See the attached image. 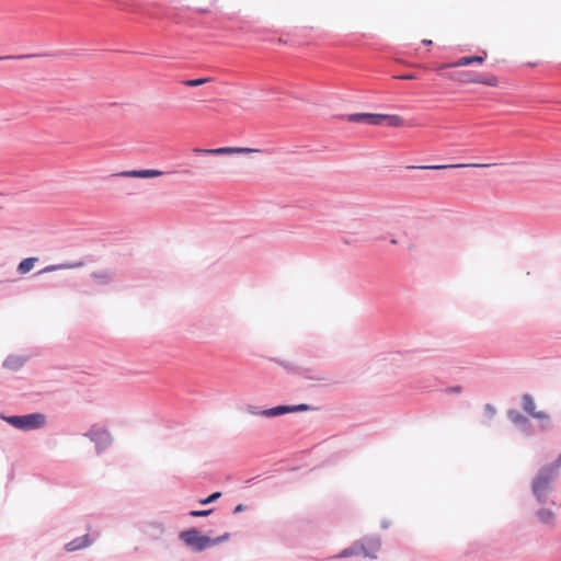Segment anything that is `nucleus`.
I'll use <instances>...</instances> for the list:
<instances>
[{"mask_svg": "<svg viewBox=\"0 0 561 561\" xmlns=\"http://www.w3.org/2000/svg\"><path fill=\"white\" fill-rule=\"evenodd\" d=\"M561 468V458H557L553 462L543 466L534 478L531 483V493L539 504H545L548 494L552 491V482L559 476Z\"/></svg>", "mask_w": 561, "mask_h": 561, "instance_id": "f257e3e1", "label": "nucleus"}, {"mask_svg": "<svg viewBox=\"0 0 561 561\" xmlns=\"http://www.w3.org/2000/svg\"><path fill=\"white\" fill-rule=\"evenodd\" d=\"M179 538L195 552H201L211 548L210 537L202 535L201 531L196 528L182 530L179 535Z\"/></svg>", "mask_w": 561, "mask_h": 561, "instance_id": "f03ea898", "label": "nucleus"}, {"mask_svg": "<svg viewBox=\"0 0 561 561\" xmlns=\"http://www.w3.org/2000/svg\"><path fill=\"white\" fill-rule=\"evenodd\" d=\"M85 436L90 438L95 445V453L101 454L107 450L113 444V437L108 430L101 425H92L85 433Z\"/></svg>", "mask_w": 561, "mask_h": 561, "instance_id": "7ed1b4c3", "label": "nucleus"}, {"mask_svg": "<svg viewBox=\"0 0 561 561\" xmlns=\"http://www.w3.org/2000/svg\"><path fill=\"white\" fill-rule=\"evenodd\" d=\"M8 423L16 428L28 431L42 427L45 422V415L41 413H32L26 415H14L7 417Z\"/></svg>", "mask_w": 561, "mask_h": 561, "instance_id": "20e7f679", "label": "nucleus"}, {"mask_svg": "<svg viewBox=\"0 0 561 561\" xmlns=\"http://www.w3.org/2000/svg\"><path fill=\"white\" fill-rule=\"evenodd\" d=\"M194 152L203 156H222V154H233V153H259L262 152L261 149L257 148H248V147H220L215 149H194Z\"/></svg>", "mask_w": 561, "mask_h": 561, "instance_id": "39448f33", "label": "nucleus"}, {"mask_svg": "<svg viewBox=\"0 0 561 561\" xmlns=\"http://www.w3.org/2000/svg\"><path fill=\"white\" fill-rule=\"evenodd\" d=\"M362 554L366 558L376 559L377 552L380 549L381 540L378 535L366 536L358 540Z\"/></svg>", "mask_w": 561, "mask_h": 561, "instance_id": "423d86ee", "label": "nucleus"}, {"mask_svg": "<svg viewBox=\"0 0 561 561\" xmlns=\"http://www.w3.org/2000/svg\"><path fill=\"white\" fill-rule=\"evenodd\" d=\"M458 80L462 83H479V84H485L489 87H496L499 84V79L493 76H474L470 71H462L458 75Z\"/></svg>", "mask_w": 561, "mask_h": 561, "instance_id": "0eeeda50", "label": "nucleus"}, {"mask_svg": "<svg viewBox=\"0 0 561 561\" xmlns=\"http://www.w3.org/2000/svg\"><path fill=\"white\" fill-rule=\"evenodd\" d=\"M141 531L151 541H159L162 539L165 526L162 522L151 520L142 525Z\"/></svg>", "mask_w": 561, "mask_h": 561, "instance_id": "6e6552de", "label": "nucleus"}, {"mask_svg": "<svg viewBox=\"0 0 561 561\" xmlns=\"http://www.w3.org/2000/svg\"><path fill=\"white\" fill-rule=\"evenodd\" d=\"M309 410V405L307 404H298V405H278L272 409L263 410L259 412L257 414L266 416V417H274L278 416L288 412H298V411H307Z\"/></svg>", "mask_w": 561, "mask_h": 561, "instance_id": "1a4fd4ad", "label": "nucleus"}, {"mask_svg": "<svg viewBox=\"0 0 561 561\" xmlns=\"http://www.w3.org/2000/svg\"><path fill=\"white\" fill-rule=\"evenodd\" d=\"M491 163H457V164H435V165H417L409 167L410 169H422V170H444V169H456V168H489Z\"/></svg>", "mask_w": 561, "mask_h": 561, "instance_id": "9d476101", "label": "nucleus"}, {"mask_svg": "<svg viewBox=\"0 0 561 561\" xmlns=\"http://www.w3.org/2000/svg\"><path fill=\"white\" fill-rule=\"evenodd\" d=\"M94 542V539L85 534L83 536L77 537L65 545V550L67 552H75L78 550H82L89 548Z\"/></svg>", "mask_w": 561, "mask_h": 561, "instance_id": "9b49d317", "label": "nucleus"}, {"mask_svg": "<svg viewBox=\"0 0 561 561\" xmlns=\"http://www.w3.org/2000/svg\"><path fill=\"white\" fill-rule=\"evenodd\" d=\"M535 516L541 525L549 528H554L557 524L556 513L550 508L541 507L535 512Z\"/></svg>", "mask_w": 561, "mask_h": 561, "instance_id": "f8f14e48", "label": "nucleus"}, {"mask_svg": "<svg viewBox=\"0 0 561 561\" xmlns=\"http://www.w3.org/2000/svg\"><path fill=\"white\" fill-rule=\"evenodd\" d=\"M163 174L162 171L159 170H129L122 171L115 174V176L121 178H140V179H149V178H158Z\"/></svg>", "mask_w": 561, "mask_h": 561, "instance_id": "ddd939ff", "label": "nucleus"}, {"mask_svg": "<svg viewBox=\"0 0 561 561\" xmlns=\"http://www.w3.org/2000/svg\"><path fill=\"white\" fill-rule=\"evenodd\" d=\"M522 404H523V409L528 414L533 415L534 417L539 419V420H548V415L545 412H536L535 411L536 405H535V402H534V399L531 398V396L524 394L522 398Z\"/></svg>", "mask_w": 561, "mask_h": 561, "instance_id": "4468645a", "label": "nucleus"}, {"mask_svg": "<svg viewBox=\"0 0 561 561\" xmlns=\"http://www.w3.org/2000/svg\"><path fill=\"white\" fill-rule=\"evenodd\" d=\"M360 553H362V551H360L359 542L355 541L350 547H347V548L343 549L342 551H340V553L337 556H335V557L336 558H350V557H353V556H358Z\"/></svg>", "mask_w": 561, "mask_h": 561, "instance_id": "2eb2a0df", "label": "nucleus"}, {"mask_svg": "<svg viewBox=\"0 0 561 561\" xmlns=\"http://www.w3.org/2000/svg\"><path fill=\"white\" fill-rule=\"evenodd\" d=\"M404 122L402 117L399 115H388L383 114V125H387L389 127H401L403 126Z\"/></svg>", "mask_w": 561, "mask_h": 561, "instance_id": "dca6fc26", "label": "nucleus"}, {"mask_svg": "<svg viewBox=\"0 0 561 561\" xmlns=\"http://www.w3.org/2000/svg\"><path fill=\"white\" fill-rule=\"evenodd\" d=\"M36 261H37L36 257H27V259L22 260L18 266L19 273H21V274L28 273L34 267Z\"/></svg>", "mask_w": 561, "mask_h": 561, "instance_id": "f3484780", "label": "nucleus"}, {"mask_svg": "<svg viewBox=\"0 0 561 561\" xmlns=\"http://www.w3.org/2000/svg\"><path fill=\"white\" fill-rule=\"evenodd\" d=\"M471 65V56H463L459 58L457 61L446 64L442 66V68H456V67H465Z\"/></svg>", "mask_w": 561, "mask_h": 561, "instance_id": "a211bd4d", "label": "nucleus"}, {"mask_svg": "<svg viewBox=\"0 0 561 561\" xmlns=\"http://www.w3.org/2000/svg\"><path fill=\"white\" fill-rule=\"evenodd\" d=\"M367 123L370 125H383V114H368Z\"/></svg>", "mask_w": 561, "mask_h": 561, "instance_id": "6ab92c4d", "label": "nucleus"}, {"mask_svg": "<svg viewBox=\"0 0 561 561\" xmlns=\"http://www.w3.org/2000/svg\"><path fill=\"white\" fill-rule=\"evenodd\" d=\"M210 81H211L210 78H199V79L186 80V81H184V84L186 87H199V85L205 84Z\"/></svg>", "mask_w": 561, "mask_h": 561, "instance_id": "aec40b11", "label": "nucleus"}, {"mask_svg": "<svg viewBox=\"0 0 561 561\" xmlns=\"http://www.w3.org/2000/svg\"><path fill=\"white\" fill-rule=\"evenodd\" d=\"M367 117H368L367 113H356V114L348 115L347 121L355 122V123H360V122L367 123Z\"/></svg>", "mask_w": 561, "mask_h": 561, "instance_id": "412c9836", "label": "nucleus"}, {"mask_svg": "<svg viewBox=\"0 0 561 561\" xmlns=\"http://www.w3.org/2000/svg\"><path fill=\"white\" fill-rule=\"evenodd\" d=\"M213 508L208 510H193L188 512V515L192 517H206L213 513Z\"/></svg>", "mask_w": 561, "mask_h": 561, "instance_id": "4be33fe9", "label": "nucleus"}, {"mask_svg": "<svg viewBox=\"0 0 561 561\" xmlns=\"http://www.w3.org/2000/svg\"><path fill=\"white\" fill-rule=\"evenodd\" d=\"M220 496H221L220 492H214L210 495H208L207 497L199 500V504H202V505L210 504V503L215 502L216 500H218Z\"/></svg>", "mask_w": 561, "mask_h": 561, "instance_id": "5701e85b", "label": "nucleus"}, {"mask_svg": "<svg viewBox=\"0 0 561 561\" xmlns=\"http://www.w3.org/2000/svg\"><path fill=\"white\" fill-rule=\"evenodd\" d=\"M229 538H230V534L229 533H225L224 535L218 536L216 538H210V546L215 547V546H217V545H219L221 542L227 541Z\"/></svg>", "mask_w": 561, "mask_h": 561, "instance_id": "b1692460", "label": "nucleus"}, {"mask_svg": "<svg viewBox=\"0 0 561 561\" xmlns=\"http://www.w3.org/2000/svg\"><path fill=\"white\" fill-rule=\"evenodd\" d=\"M510 417L512 419V421L514 423H526L527 422L525 416H523L522 414H519L515 411L510 412Z\"/></svg>", "mask_w": 561, "mask_h": 561, "instance_id": "393cba45", "label": "nucleus"}, {"mask_svg": "<svg viewBox=\"0 0 561 561\" xmlns=\"http://www.w3.org/2000/svg\"><path fill=\"white\" fill-rule=\"evenodd\" d=\"M26 57H30V55H20V56H0V60H5V59H22V58H26Z\"/></svg>", "mask_w": 561, "mask_h": 561, "instance_id": "a878e982", "label": "nucleus"}, {"mask_svg": "<svg viewBox=\"0 0 561 561\" xmlns=\"http://www.w3.org/2000/svg\"><path fill=\"white\" fill-rule=\"evenodd\" d=\"M396 79H400V80H414L416 79V77L412 73H409V75H402V76H398L396 77Z\"/></svg>", "mask_w": 561, "mask_h": 561, "instance_id": "bb28decb", "label": "nucleus"}, {"mask_svg": "<svg viewBox=\"0 0 561 561\" xmlns=\"http://www.w3.org/2000/svg\"><path fill=\"white\" fill-rule=\"evenodd\" d=\"M247 510V506L244 504H238L234 508H233V514H239V513H242Z\"/></svg>", "mask_w": 561, "mask_h": 561, "instance_id": "cd10ccee", "label": "nucleus"}, {"mask_svg": "<svg viewBox=\"0 0 561 561\" xmlns=\"http://www.w3.org/2000/svg\"><path fill=\"white\" fill-rule=\"evenodd\" d=\"M484 58L482 56H471V64H483Z\"/></svg>", "mask_w": 561, "mask_h": 561, "instance_id": "c85d7f7f", "label": "nucleus"}, {"mask_svg": "<svg viewBox=\"0 0 561 561\" xmlns=\"http://www.w3.org/2000/svg\"><path fill=\"white\" fill-rule=\"evenodd\" d=\"M422 43H423V44H425V45H431V44H432V41H431V39H423V42H422Z\"/></svg>", "mask_w": 561, "mask_h": 561, "instance_id": "c756f323", "label": "nucleus"}, {"mask_svg": "<svg viewBox=\"0 0 561 561\" xmlns=\"http://www.w3.org/2000/svg\"><path fill=\"white\" fill-rule=\"evenodd\" d=\"M486 410H489V413H492V414L494 413V409L490 405L486 407Z\"/></svg>", "mask_w": 561, "mask_h": 561, "instance_id": "7c9ffc66", "label": "nucleus"}, {"mask_svg": "<svg viewBox=\"0 0 561 561\" xmlns=\"http://www.w3.org/2000/svg\"><path fill=\"white\" fill-rule=\"evenodd\" d=\"M389 526L388 522H382L381 527L387 528Z\"/></svg>", "mask_w": 561, "mask_h": 561, "instance_id": "2f4dec72", "label": "nucleus"}]
</instances>
